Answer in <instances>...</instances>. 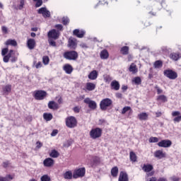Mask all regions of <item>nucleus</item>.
<instances>
[{"label": "nucleus", "mask_w": 181, "mask_h": 181, "mask_svg": "<svg viewBox=\"0 0 181 181\" xmlns=\"http://www.w3.org/2000/svg\"><path fill=\"white\" fill-rule=\"evenodd\" d=\"M128 111H132V109H131V107L129 106H125L122 110V114L124 115V114L128 112Z\"/></svg>", "instance_id": "obj_41"}, {"label": "nucleus", "mask_w": 181, "mask_h": 181, "mask_svg": "<svg viewBox=\"0 0 181 181\" xmlns=\"http://www.w3.org/2000/svg\"><path fill=\"white\" fill-rule=\"evenodd\" d=\"M163 62L161 60H157L153 64L154 69H162Z\"/></svg>", "instance_id": "obj_32"}, {"label": "nucleus", "mask_w": 181, "mask_h": 181, "mask_svg": "<svg viewBox=\"0 0 181 181\" xmlns=\"http://www.w3.org/2000/svg\"><path fill=\"white\" fill-rule=\"evenodd\" d=\"M70 22V20H69V18L67 17H64L62 18V23L63 25H67Z\"/></svg>", "instance_id": "obj_49"}, {"label": "nucleus", "mask_w": 181, "mask_h": 181, "mask_svg": "<svg viewBox=\"0 0 181 181\" xmlns=\"http://www.w3.org/2000/svg\"><path fill=\"white\" fill-rule=\"evenodd\" d=\"M46 95H47V93L45 90H35L34 92V98L35 100H45V97H46Z\"/></svg>", "instance_id": "obj_6"}, {"label": "nucleus", "mask_w": 181, "mask_h": 181, "mask_svg": "<svg viewBox=\"0 0 181 181\" xmlns=\"http://www.w3.org/2000/svg\"><path fill=\"white\" fill-rule=\"evenodd\" d=\"M66 125L68 128H76L77 127V119L73 116L68 117L66 119Z\"/></svg>", "instance_id": "obj_2"}, {"label": "nucleus", "mask_w": 181, "mask_h": 181, "mask_svg": "<svg viewBox=\"0 0 181 181\" xmlns=\"http://www.w3.org/2000/svg\"><path fill=\"white\" fill-rule=\"evenodd\" d=\"M148 115L146 112H141L138 115V118L140 121H146L148 119Z\"/></svg>", "instance_id": "obj_28"}, {"label": "nucleus", "mask_w": 181, "mask_h": 181, "mask_svg": "<svg viewBox=\"0 0 181 181\" xmlns=\"http://www.w3.org/2000/svg\"><path fill=\"white\" fill-rule=\"evenodd\" d=\"M100 56L102 60H107V59L110 57V54L108 53V51L107 49H103L100 52Z\"/></svg>", "instance_id": "obj_22"}, {"label": "nucleus", "mask_w": 181, "mask_h": 181, "mask_svg": "<svg viewBox=\"0 0 181 181\" xmlns=\"http://www.w3.org/2000/svg\"><path fill=\"white\" fill-rule=\"evenodd\" d=\"M74 112H80V108L78 107H74Z\"/></svg>", "instance_id": "obj_62"}, {"label": "nucleus", "mask_w": 181, "mask_h": 181, "mask_svg": "<svg viewBox=\"0 0 181 181\" xmlns=\"http://www.w3.org/2000/svg\"><path fill=\"white\" fill-rule=\"evenodd\" d=\"M68 47L70 49H76V41L73 37H70L69 40Z\"/></svg>", "instance_id": "obj_29"}, {"label": "nucleus", "mask_w": 181, "mask_h": 181, "mask_svg": "<svg viewBox=\"0 0 181 181\" xmlns=\"http://www.w3.org/2000/svg\"><path fill=\"white\" fill-rule=\"evenodd\" d=\"M33 66H35V69H41L42 64V62H38L36 64V61H34V62H33Z\"/></svg>", "instance_id": "obj_46"}, {"label": "nucleus", "mask_w": 181, "mask_h": 181, "mask_svg": "<svg viewBox=\"0 0 181 181\" xmlns=\"http://www.w3.org/2000/svg\"><path fill=\"white\" fill-rule=\"evenodd\" d=\"M44 166H46L47 168H50V166H53L54 165V160L50 158H47L43 161Z\"/></svg>", "instance_id": "obj_14"}, {"label": "nucleus", "mask_w": 181, "mask_h": 181, "mask_svg": "<svg viewBox=\"0 0 181 181\" xmlns=\"http://www.w3.org/2000/svg\"><path fill=\"white\" fill-rule=\"evenodd\" d=\"M158 101H160L161 103L168 102V98L165 95H160L157 98Z\"/></svg>", "instance_id": "obj_38"}, {"label": "nucleus", "mask_w": 181, "mask_h": 181, "mask_svg": "<svg viewBox=\"0 0 181 181\" xmlns=\"http://www.w3.org/2000/svg\"><path fill=\"white\" fill-rule=\"evenodd\" d=\"M170 180H173V181H179L180 180V179L176 176H173L170 177Z\"/></svg>", "instance_id": "obj_60"}, {"label": "nucleus", "mask_w": 181, "mask_h": 181, "mask_svg": "<svg viewBox=\"0 0 181 181\" xmlns=\"http://www.w3.org/2000/svg\"><path fill=\"white\" fill-rule=\"evenodd\" d=\"M49 43L50 46H52L53 47H56V42H54V40H53V39H49Z\"/></svg>", "instance_id": "obj_50"}, {"label": "nucleus", "mask_w": 181, "mask_h": 181, "mask_svg": "<svg viewBox=\"0 0 181 181\" xmlns=\"http://www.w3.org/2000/svg\"><path fill=\"white\" fill-rule=\"evenodd\" d=\"M1 30L3 33H5V34L8 33V28H6V26H2Z\"/></svg>", "instance_id": "obj_57"}, {"label": "nucleus", "mask_w": 181, "mask_h": 181, "mask_svg": "<svg viewBox=\"0 0 181 181\" xmlns=\"http://www.w3.org/2000/svg\"><path fill=\"white\" fill-rule=\"evenodd\" d=\"M36 145H37L36 148H37V149H40V148L43 146V144L40 141H37Z\"/></svg>", "instance_id": "obj_51"}, {"label": "nucleus", "mask_w": 181, "mask_h": 181, "mask_svg": "<svg viewBox=\"0 0 181 181\" xmlns=\"http://www.w3.org/2000/svg\"><path fill=\"white\" fill-rule=\"evenodd\" d=\"M48 37H49V39H57L59 37V33H57V31L54 29L50 30L49 32H48Z\"/></svg>", "instance_id": "obj_13"}, {"label": "nucleus", "mask_w": 181, "mask_h": 181, "mask_svg": "<svg viewBox=\"0 0 181 181\" xmlns=\"http://www.w3.org/2000/svg\"><path fill=\"white\" fill-rule=\"evenodd\" d=\"M73 34L74 35V36H76V37L81 38L84 37V35H86V31L76 29L74 30Z\"/></svg>", "instance_id": "obj_15"}, {"label": "nucleus", "mask_w": 181, "mask_h": 181, "mask_svg": "<svg viewBox=\"0 0 181 181\" xmlns=\"http://www.w3.org/2000/svg\"><path fill=\"white\" fill-rule=\"evenodd\" d=\"M164 76L168 78H170V80H176V78H177V73L171 69L165 70Z\"/></svg>", "instance_id": "obj_5"}, {"label": "nucleus", "mask_w": 181, "mask_h": 181, "mask_svg": "<svg viewBox=\"0 0 181 181\" xmlns=\"http://www.w3.org/2000/svg\"><path fill=\"white\" fill-rule=\"evenodd\" d=\"M43 118L45 121H52L53 119V115L51 113H44Z\"/></svg>", "instance_id": "obj_34"}, {"label": "nucleus", "mask_w": 181, "mask_h": 181, "mask_svg": "<svg viewBox=\"0 0 181 181\" xmlns=\"http://www.w3.org/2000/svg\"><path fill=\"white\" fill-rule=\"evenodd\" d=\"M38 13L42 15L43 18H50V11H49L46 7L40 8L38 10Z\"/></svg>", "instance_id": "obj_10"}, {"label": "nucleus", "mask_w": 181, "mask_h": 181, "mask_svg": "<svg viewBox=\"0 0 181 181\" xmlns=\"http://www.w3.org/2000/svg\"><path fill=\"white\" fill-rule=\"evenodd\" d=\"M148 141L150 144H152V143L158 142L159 139H158V137H151Z\"/></svg>", "instance_id": "obj_47"}, {"label": "nucleus", "mask_w": 181, "mask_h": 181, "mask_svg": "<svg viewBox=\"0 0 181 181\" xmlns=\"http://www.w3.org/2000/svg\"><path fill=\"white\" fill-rule=\"evenodd\" d=\"M2 166L3 168H4V169H8V168H11V162H9L8 160L4 161L2 163Z\"/></svg>", "instance_id": "obj_42"}, {"label": "nucleus", "mask_w": 181, "mask_h": 181, "mask_svg": "<svg viewBox=\"0 0 181 181\" xmlns=\"http://www.w3.org/2000/svg\"><path fill=\"white\" fill-rule=\"evenodd\" d=\"M28 47L30 50H33L36 46V42L33 39H29L27 42Z\"/></svg>", "instance_id": "obj_20"}, {"label": "nucleus", "mask_w": 181, "mask_h": 181, "mask_svg": "<svg viewBox=\"0 0 181 181\" xmlns=\"http://www.w3.org/2000/svg\"><path fill=\"white\" fill-rule=\"evenodd\" d=\"M104 81L105 83H110L112 81V78L110 75L104 76Z\"/></svg>", "instance_id": "obj_44"}, {"label": "nucleus", "mask_w": 181, "mask_h": 181, "mask_svg": "<svg viewBox=\"0 0 181 181\" xmlns=\"http://www.w3.org/2000/svg\"><path fill=\"white\" fill-rule=\"evenodd\" d=\"M103 134V130L100 128L92 129L90 132V136L92 139H97L100 138Z\"/></svg>", "instance_id": "obj_3"}, {"label": "nucleus", "mask_w": 181, "mask_h": 181, "mask_svg": "<svg viewBox=\"0 0 181 181\" xmlns=\"http://www.w3.org/2000/svg\"><path fill=\"white\" fill-rule=\"evenodd\" d=\"M59 156H60V153H59V151L56 150H52L49 153V156L51 158H59Z\"/></svg>", "instance_id": "obj_36"}, {"label": "nucleus", "mask_w": 181, "mask_h": 181, "mask_svg": "<svg viewBox=\"0 0 181 181\" xmlns=\"http://www.w3.org/2000/svg\"><path fill=\"white\" fill-rule=\"evenodd\" d=\"M13 180V175H6L5 177L0 176V181H11Z\"/></svg>", "instance_id": "obj_30"}, {"label": "nucleus", "mask_w": 181, "mask_h": 181, "mask_svg": "<svg viewBox=\"0 0 181 181\" xmlns=\"http://www.w3.org/2000/svg\"><path fill=\"white\" fill-rule=\"evenodd\" d=\"M154 156L158 159H163V158H166V153H163L161 150H158L155 151Z\"/></svg>", "instance_id": "obj_12"}, {"label": "nucleus", "mask_w": 181, "mask_h": 181, "mask_svg": "<svg viewBox=\"0 0 181 181\" xmlns=\"http://www.w3.org/2000/svg\"><path fill=\"white\" fill-rule=\"evenodd\" d=\"M142 170L146 173L152 172V170H153V165L151 164H144L142 167Z\"/></svg>", "instance_id": "obj_19"}, {"label": "nucleus", "mask_w": 181, "mask_h": 181, "mask_svg": "<svg viewBox=\"0 0 181 181\" xmlns=\"http://www.w3.org/2000/svg\"><path fill=\"white\" fill-rule=\"evenodd\" d=\"M97 77H98V72L96 70L92 71L88 76L89 80H97Z\"/></svg>", "instance_id": "obj_18"}, {"label": "nucleus", "mask_w": 181, "mask_h": 181, "mask_svg": "<svg viewBox=\"0 0 181 181\" xmlns=\"http://www.w3.org/2000/svg\"><path fill=\"white\" fill-rule=\"evenodd\" d=\"M5 45H6V46H17L18 42H16V40H8L5 42Z\"/></svg>", "instance_id": "obj_33"}, {"label": "nucleus", "mask_w": 181, "mask_h": 181, "mask_svg": "<svg viewBox=\"0 0 181 181\" xmlns=\"http://www.w3.org/2000/svg\"><path fill=\"white\" fill-rule=\"evenodd\" d=\"M133 81L135 84H141V78H139V76L135 77Z\"/></svg>", "instance_id": "obj_48"}, {"label": "nucleus", "mask_w": 181, "mask_h": 181, "mask_svg": "<svg viewBox=\"0 0 181 181\" xmlns=\"http://www.w3.org/2000/svg\"><path fill=\"white\" fill-rule=\"evenodd\" d=\"M156 90H157L158 94H162L163 91L162 89H160L158 86H155Z\"/></svg>", "instance_id": "obj_53"}, {"label": "nucleus", "mask_w": 181, "mask_h": 181, "mask_svg": "<svg viewBox=\"0 0 181 181\" xmlns=\"http://www.w3.org/2000/svg\"><path fill=\"white\" fill-rule=\"evenodd\" d=\"M49 62H50V59H49V57L45 56V57H42V63L45 66H47V64H49Z\"/></svg>", "instance_id": "obj_40"}, {"label": "nucleus", "mask_w": 181, "mask_h": 181, "mask_svg": "<svg viewBox=\"0 0 181 181\" xmlns=\"http://www.w3.org/2000/svg\"><path fill=\"white\" fill-rule=\"evenodd\" d=\"M110 86L112 88V90H115V91H118V90H119V83L117 81H112V83H110Z\"/></svg>", "instance_id": "obj_26"}, {"label": "nucleus", "mask_w": 181, "mask_h": 181, "mask_svg": "<svg viewBox=\"0 0 181 181\" xmlns=\"http://www.w3.org/2000/svg\"><path fill=\"white\" fill-rule=\"evenodd\" d=\"M120 52L122 54L127 56V54H129V47L127 46L122 47L120 49Z\"/></svg>", "instance_id": "obj_31"}, {"label": "nucleus", "mask_w": 181, "mask_h": 181, "mask_svg": "<svg viewBox=\"0 0 181 181\" xmlns=\"http://www.w3.org/2000/svg\"><path fill=\"white\" fill-rule=\"evenodd\" d=\"M41 181H50V177L47 175H44L40 178Z\"/></svg>", "instance_id": "obj_45"}, {"label": "nucleus", "mask_w": 181, "mask_h": 181, "mask_svg": "<svg viewBox=\"0 0 181 181\" xmlns=\"http://www.w3.org/2000/svg\"><path fill=\"white\" fill-rule=\"evenodd\" d=\"M158 181H168V180H166V178L165 177H160Z\"/></svg>", "instance_id": "obj_64"}, {"label": "nucleus", "mask_w": 181, "mask_h": 181, "mask_svg": "<svg viewBox=\"0 0 181 181\" xmlns=\"http://www.w3.org/2000/svg\"><path fill=\"white\" fill-rule=\"evenodd\" d=\"M64 179H67V180L72 179L73 178V173H71V171H66L64 174Z\"/></svg>", "instance_id": "obj_37"}, {"label": "nucleus", "mask_w": 181, "mask_h": 181, "mask_svg": "<svg viewBox=\"0 0 181 181\" xmlns=\"http://www.w3.org/2000/svg\"><path fill=\"white\" fill-rule=\"evenodd\" d=\"M170 58L172 59V60H174L175 62H177V60L180 59V54L173 52L170 54Z\"/></svg>", "instance_id": "obj_27"}, {"label": "nucleus", "mask_w": 181, "mask_h": 181, "mask_svg": "<svg viewBox=\"0 0 181 181\" xmlns=\"http://www.w3.org/2000/svg\"><path fill=\"white\" fill-rule=\"evenodd\" d=\"M34 2H36L35 6L36 8H39L43 5V1L42 0H33Z\"/></svg>", "instance_id": "obj_43"}, {"label": "nucleus", "mask_w": 181, "mask_h": 181, "mask_svg": "<svg viewBox=\"0 0 181 181\" xmlns=\"http://www.w3.org/2000/svg\"><path fill=\"white\" fill-rule=\"evenodd\" d=\"M84 175H86V168H81L76 170L74 172V173L73 175V177H74V179H77L78 177H83V176H84Z\"/></svg>", "instance_id": "obj_8"}, {"label": "nucleus", "mask_w": 181, "mask_h": 181, "mask_svg": "<svg viewBox=\"0 0 181 181\" xmlns=\"http://www.w3.org/2000/svg\"><path fill=\"white\" fill-rule=\"evenodd\" d=\"M59 131L57 129H54L52 131V132L51 133V136H56V135H57Z\"/></svg>", "instance_id": "obj_58"}, {"label": "nucleus", "mask_w": 181, "mask_h": 181, "mask_svg": "<svg viewBox=\"0 0 181 181\" xmlns=\"http://www.w3.org/2000/svg\"><path fill=\"white\" fill-rule=\"evenodd\" d=\"M155 175V171H150L146 173V177H151V176H153Z\"/></svg>", "instance_id": "obj_55"}, {"label": "nucleus", "mask_w": 181, "mask_h": 181, "mask_svg": "<svg viewBox=\"0 0 181 181\" xmlns=\"http://www.w3.org/2000/svg\"><path fill=\"white\" fill-rule=\"evenodd\" d=\"M158 146L160 148H170L172 146V141L164 139L158 143Z\"/></svg>", "instance_id": "obj_7"}, {"label": "nucleus", "mask_w": 181, "mask_h": 181, "mask_svg": "<svg viewBox=\"0 0 181 181\" xmlns=\"http://www.w3.org/2000/svg\"><path fill=\"white\" fill-rule=\"evenodd\" d=\"M111 175L113 177H117V176H118V167L115 166L112 168Z\"/></svg>", "instance_id": "obj_35"}, {"label": "nucleus", "mask_w": 181, "mask_h": 181, "mask_svg": "<svg viewBox=\"0 0 181 181\" xmlns=\"http://www.w3.org/2000/svg\"><path fill=\"white\" fill-rule=\"evenodd\" d=\"M172 117H175L173 119L174 122H180L181 121V115L179 111H174L171 113Z\"/></svg>", "instance_id": "obj_11"}, {"label": "nucleus", "mask_w": 181, "mask_h": 181, "mask_svg": "<svg viewBox=\"0 0 181 181\" xmlns=\"http://www.w3.org/2000/svg\"><path fill=\"white\" fill-rule=\"evenodd\" d=\"M112 104V100L110 98H105L100 103V110L105 111L108 107Z\"/></svg>", "instance_id": "obj_4"}, {"label": "nucleus", "mask_w": 181, "mask_h": 181, "mask_svg": "<svg viewBox=\"0 0 181 181\" xmlns=\"http://www.w3.org/2000/svg\"><path fill=\"white\" fill-rule=\"evenodd\" d=\"M9 59L10 58H8L7 55H4L3 58V62H4V63H8V62H9Z\"/></svg>", "instance_id": "obj_59"}, {"label": "nucleus", "mask_w": 181, "mask_h": 181, "mask_svg": "<svg viewBox=\"0 0 181 181\" xmlns=\"http://www.w3.org/2000/svg\"><path fill=\"white\" fill-rule=\"evenodd\" d=\"M24 5H25V0H21V1H20L19 9H23Z\"/></svg>", "instance_id": "obj_54"}, {"label": "nucleus", "mask_w": 181, "mask_h": 181, "mask_svg": "<svg viewBox=\"0 0 181 181\" xmlns=\"http://www.w3.org/2000/svg\"><path fill=\"white\" fill-rule=\"evenodd\" d=\"M83 102L85 104H88L90 110H95V108H97V103L94 100H91L89 98H85Z\"/></svg>", "instance_id": "obj_9"}, {"label": "nucleus", "mask_w": 181, "mask_h": 181, "mask_svg": "<svg viewBox=\"0 0 181 181\" xmlns=\"http://www.w3.org/2000/svg\"><path fill=\"white\" fill-rule=\"evenodd\" d=\"M8 48L3 49L1 51L2 56H6V53H8Z\"/></svg>", "instance_id": "obj_52"}, {"label": "nucleus", "mask_w": 181, "mask_h": 181, "mask_svg": "<svg viewBox=\"0 0 181 181\" xmlns=\"http://www.w3.org/2000/svg\"><path fill=\"white\" fill-rule=\"evenodd\" d=\"M48 108H49V110H59V104L51 100L48 103Z\"/></svg>", "instance_id": "obj_16"}, {"label": "nucleus", "mask_w": 181, "mask_h": 181, "mask_svg": "<svg viewBox=\"0 0 181 181\" xmlns=\"http://www.w3.org/2000/svg\"><path fill=\"white\" fill-rule=\"evenodd\" d=\"M63 57L66 60H77L78 58V53L76 51H68L64 53Z\"/></svg>", "instance_id": "obj_1"}, {"label": "nucleus", "mask_w": 181, "mask_h": 181, "mask_svg": "<svg viewBox=\"0 0 181 181\" xmlns=\"http://www.w3.org/2000/svg\"><path fill=\"white\" fill-rule=\"evenodd\" d=\"M128 174L127 173L122 171L119 173L118 181H128Z\"/></svg>", "instance_id": "obj_21"}, {"label": "nucleus", "mask_w": 181, "mask_h": 181, "mask_svg": "<svg viewBox=\"0 0 181 181\" xmlns=\"http://www.w3.org/2000/svg\"><path fill=\"white\" fill-rule=\"evenodd\" d=\"M3 90V93L5 94L6 95H8L11 91H12V85H6L3 86L2 88Z\"/></svg>", "instance_id": "obj_17"}, {"label": "nucleus", "mask_w": 181, "mask_h": 181, "mask_svg": "<svg viewBox=\"0 0 181 181\" xmlns=\"http://www.w3.org/2000/svg\"><path fill=\"white\" fill-rule=\"evenodd\" d=\"M64 70L66 74H71V73H73V66L69 64H66L64 66Z\"/></svg>", "instance_id": "obj_24"}, {"label": "nucleus", "mask_w": 181, "mask_h": 181, "mask_svg": "<svg viewBox=\"0 0 181 181\" xmlns=\"http://www.w3.org/2000/svg\"><path fill=\"white\" fill-rule=\"evenodd\" d=\"M116 97H117V98H122V94L117 93H116Z\"/></svg>", "instance_id": "obj_63"}, {"label": "nucleus", "mask_w": 181, "mask_h": 181, "mask_svg": "<svg viewBox=\"0 0 181 181\" xmlns=\"http://www.w3.org/2000/svg\"><path fill=\"white\" fill-rule=\"evenodd\" d=\"M86 89L88 91H94L95 90V84L91 82H88L86 83Z\"/></svg>", "instance_id": "obj_25"}, {"label": "nucleus", "mask_w": 181, "mask_h": 181, "mask_svg": "<svg viewBox=\"0 0 181 181\" xmlns=\"http://www.w3.org/2000/svg\"><path fill=\"white\" fill-rule=\"evenodd\" d=\"M10 60L11 63H15L18 60V58H16V57H11Z\"/></svg>", "instance_id": "obj_61"}, {"label": "nucleus", "mask_w": 181, "mask_h": 181, "mask_svg": "<svg viewBox=\"0 0 181 181\" xmlns=\"http://www.w3.org/2000/svg\"><path fill=\"white\" fill-rule=\"evenodd\" d=\"M55 28L58 29V30H63V25L62 24L56 25Z\"/></svg>", "instance_id": "obj_56"}, {"label": "nucleus", "mask_w": 181, "mask_h": 181, "mask_svg": "<svg viewBox=\"0 0 181 181\" xmlns=\"http://www.w3.org/2000/svg\"><path fill=\"white\" fill-rule=\"evenodd\" d=\"M129 158L132 162H136V154H135V153H134L133 151L130 152Z\"/></svg>", "instance_id": "obj_39"}, {"label": "nucleus", "mask_w": 181, "mask_h": 181, "mask_svg": "<svg viewBox=\"0 0 181 181\" xmlns=\"http://www.w3.org/2000/svg\"><path fill=\"white\" fill-rule=\"evenodd\" d=\"M129 71L132 73V74H136V73H138V67H136V64L134 63L131 64L130 66L129 67Z\"/></svg>", "instance_id": "obj_23"}]
</instances>
